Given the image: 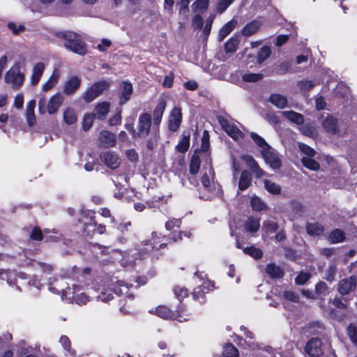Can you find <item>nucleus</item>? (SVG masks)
Instances as JSON below:
<instances>
[{
    "label": "nucleus",
    "mask_w": 357,
    "mask_h": 357,
    "mask_svg": "<svg viewBox=\"0 0 357 357\" xmlns=\"http://www.w3.org/2000/svg\"><path fill=\"white\" fill-rule=\"evenodd\" d=\"M271 50L269 47H267V46L262 47L260 49V51L259 52V54H258V59H257L258 62L259 63L263 62L265 59H266L271 55Z\"/></svg>",
    "instance_id": "55"
},
{
    "label": "nucleus",
    "mask_w": 357,
    "mask_h": 357,
    "mask_svg": "<svg viewBox=\"0 0 357 357\" xmlns=\"http://www.w3.org/2000/svg\"><path fill=\"white\" fill-rule=\"evenodd\" d=\"M160 237L157 236L155 233L153 234L151 241H145L142 242L140 248H139L144 253L149 252L153 249L158 250L162 248L164 243L160 241Z\"/></svg>",
    "instance_id": "15"
},
{
    "label": "nucleus",
    "mask_w": 357,
    "mask_h": 357,
    "mask_svg": "<svg viewBox=\"0 0 357 357\" xmlns=\"http://www.w3.org/2000/svg\"><path fill=\"white\" fill-rule=\"evenodd\" d=\"M233 1L234 0H220L217 5V10L220 13H223Z\"/></svg>",
    "instance_id": "62"
},
{
    "label": "nucleus",
    "mask_w": 357,
    "mask_h": 357,
    "mask_svg": "<svg viewBox=\"0 0 357 357\" xmlns=\"http://www.w3.org/2000/svg\"><path fill=\"white\" fill-rule=\"evenodd\" d=\"M65 39L64 47L80 55H84L86 52L85 43L81 40L80 36L73 32H65L61 34Z\"/></svg>",
    "instance_id": "5"
},
{
    "label": "nucleus",
    "mask_w": 357,
    "mask_h": 357,
    "mask_svg": "<svg viewBox=\"0 0 357 357\" xmlns=\"http://www.w3.org/2000/svg\"><path fill=\"white\" fill-rule=\"evenodd\" d=\"M202 188L200 192V197L205 200H209L215 196L220 194L221 187L215 181L214 170L209 165L201 178Z\"/></svg>",
    "instance_id": "1"
},
{
    "label": "nucleus",
    "mask_w": 357,
    "mask_h": 357,
    "mask_svg": "<svg viewBox=\"0 0 357 357\" xmlns=\"http://www.w3.org/2000/svg\"><path fill=\"white\" fill-rule=\"evenodd\" d=\"M210 284L211 282L206 281L196 287L193 292L194 299L198 301L200 303H204L205 302L204 295L208 291Z\"/></svg>",
    "instance_id": "20"
},
{
    "label": "nucleus",
    "mask_w": 357,
    "mask_h": 357,
    "mask_svg": "<svg viewBox=\"0 0 357 357\" xmlns=\"http://www.w3.org/2000/svg\"><path fill=\"white\" fill-rule=\"evenodd\" d=\"M50 233L59 234L56 229L50 230L49 229H44L43 232H42V231L38 227H34L30 234V238L32 240L41 241L43 238V236H45L46 239L48 241H55L56 237L52 236Z\"/></svg>",
    "instance_id": "13"
},
{
    "label": "nucleus",
    "mask_w": 357,
    "mask_h": 357,
    "mask_svg": "<svg viewBox=\"0 0 357 357\" xmlns=\"http://www.w3.org/2000/svg\"><path fill=\"white\" fill-rule=\"evenodd\" d=\"M306 230L310 236H319L323 234L324 228L318 222H311L307 224Z\"/></svg>",
    "instance_id": "33"
},
{
    "label": "nucleus",
    "mask_w": 357,
    "mask_h": 357,
    "mask_svg": "<svg viewBox=\"0 0 357 357\" xmlns=\"http://www.w3.org/2000/svg\"><path fill=\"white\" fill-rule=\"evenodd\" d=\"M223 357H238V349L231 344H227L224 346L222 351Z\"/></svg>",
    "instance_id": "41"
},
{
    "label": "nucleus",
    "mask_w": 357,
    "mask_h": 357,
    "mask_svg": "<svg viewBox=\"0 0 357 357\" xmlns=\"http://www.w3.org/2000/svg\"><path fill=\"white\" fill-rule=\"evenodd\" d=\"M79 290V288L75 285L73 287L66 288L62 294V299L68 302H75Z\"/></svg>",
    "instance_id": "32"
},
{
    "label": "nucleus",
    "mask_w": 357,
    "mask_h": 357,
    "mask_svg": "<svg viewBox=\"0 0 357 357\" xmlns=\"http://www.w3.org/2000/svg\"><path fill=\"white\" fill-rule=\"evenodd\" d=\"M241 331L243 332L245 337V342L248 344V347L254 349L257 344L253 341V334L250 332L245 326L241 327Z\"/></svg>",
    "instance_id": "48"
},
{
    "label": "nucleus",
    "mask_w": 357,
    "mask_h": 357,
    "mask_svg": "<svg viewBox=\"0 0 357 357\" xmlns=\"http://www.w3.org/2000/svg\"><path fill=\"white\" fill-rule=\"evenodd\" d=\"M240 43L238 37H231L225 43V51L227 52H234L236 50L238 45Z\"/></svg>",
    "instance_id": "43"
},
{
    "label": "nucleus",
    "mask_w": 357,
    "mask_h": 357,
    "mask_svg": "<svg viewBox=\"0 0 357 357\" xmlns=\"http://www.w3.org/2000/svg\"><path fill=\"white\" fill-rule=\"evenodd\" d=\"M322 126L324 130L331 134L338 133V121L334 116L328 114L326 117L322 121Z\"/></svg>",
    "instance_id": "18"
},
{
    "label": "nucleus",
    "mask_w": 357,
    "mask_h": 357,
    "mask_svg": "<svg viewBox=\"0 0 357 357\" xmlns=\"http://www.w3.org/2000/svg\"><path fill=\"white\" fill-rule=\"evenodd\" d=\"M310 277L309 273L301 272L295 279L296 283L298 284H303L309 280Z\"/></svg>",
    "instance_id": "64"
},
{
    "label": "nucleus",
    "mask_w": 357,
    "mask_h": 357,
    "mask_svg": "<svg viewBox=\"0 0 357 357\" xmlns=\"http://www.w3.org/2000/svg\"><path fill=\"white\" fill-rule=\"evenodd\" d=\"M151 126V116L149 113H142L139 116L137 121V133H135L139 138L146 137Z\"/></svg>",
    "instance_id": "7"
},
{
    "label": "nucleus",
    "mask_w": 357,
    "mask_h": 357,
    "mask_svg": "<svg viewBox=\"0 0 357 357\" xmlns=\"http://www.w3.org/2000/svg\"><path fill=\"white\" fill-rule=\"evenodd\" d=\"M269 101L279 109H283L287 105V98L284 96L278 93L272 94L269 98Z\"/></svg>",
    "instance_id": "27"
},
{
    "label": "nucleus",
    "mask_w": 357,
    "mask_h": 357,
    "mask_svg": "<svg viewBox=\"0 0 357 357\" xmlns=\"http://www.w3.org/2000/svg\"><path fill=\"white\" fill-rule=\"evenodd\" d=\"M301 92H306L314 87V84L310 80L300 81L297 84Z\"/></svg>",
    "instance_id": "57"
},
{
    "label": "nucleus",
    "mask_w": 357,
    "mask_h": 357,
    "mask_svg": "<svg viewBox=\"0 0 357 357\" xmlns=\"http://www.w3.org/2000/svg\"><path fill=\"white\" fill-rule=\"evenodd\" d=\"M301 162L305 167L312 171H317L320 167L319 164L315 160L308 156H303L301 158Z\"/></svg>",
    "instance_id": "38"
},
{
    "label": "nucleus",
    "mask_w": 357,
    "mask_h": 357,
    "mask_svg": "<svg viewBox=\"0 0 357 357\" xmlns=\"http://www.w3.org/2000/svg\"><path fill=\"white\" fill-rule=\"evenodd\" d=\"M132 93V86L130 83L123 82L119 89V104L124 105L130 98Z\"/></svg>",
    "instance_id": "19"
},
{
    "label": "nucleus",
    "mask_w": 357,
    "mask_h": 357,
    "mask_svg": "<svg viewBox=\"0 0 357 357\" xmlns=\"http://www.w3.org/2000/svg\"><path fill=\"white\" fill-rule=\"evenodd\" d=\"M64 101V96L56 93L52 96L49 100L41 98L38 100V112L40 114L48 113L49 114H56Z\"/></svg>",
    "instance_id": "4"
},
{
    "label": "nucleus",
    "mask_w": 357,
    "mask_h": 357,
    "mask_svg": "<svg viewBox=\"0 0 357 357\" xmlns=\"http://www.w3.org/2000/svg\"><path fill=\"white\" fill-rule=\"evenodd\" d=\"M166 102L164 100H160L155 107L153 112V122L154 126H158L162 120L164 111L165 109Z\"/></svg>",
    "instance_id": "22"
},
{
    "label": "nucleus",
    "mask_w": 357,
    "mask_h": 357,
    "mask_svg": "<svg viewBox=\"0 0 357 357\" xmlns=\"http://www.w3.org/2000/svg\"><path fill=\"white\" fill-rule=\"evenodd\" d=\"M261 154L267 164L274 169H278L281 166V161L277 153L269 147L266 150H261Z\"/></svg>",
    "instance_id": "12"
},
{
    "label": "nucleus",
    "mask_w": 357,
    "mask_h": 357,
    "mask_svg": "<svg viewBox=\"0 0 357 357\" xmlns=\"http://www.w3.org/2000/svg\"><path fill=\"white\" fill-rule=\"evenodd\" d=\"M282 114L284 118L298 125H301L304 122L303 116L294 111H284Z\"/></svg>",
    "instance_id": "30"
},
{
    "label": "nucleus",
    "mask_w": 357,
    "mask_h": 357,
    "mask_svg": "<svg viewBox=\"0 0 357 357\" xmlns=\"http://www.w3.org/2000/svg\"><path fill=\"white\" fill-rule=\"evenodd\" d=\"M347 335L349 337L351 341L357 346V327L354 324H351L347 327Z\"/></svg>",
    "instance_id": "51"
},
{
    "label": "nucleus",
    "mask_w": 357,
    "mask_h": 357,
    "mask_svg": "<svg viewBox=\"0 0 357 357\" xmlns=\"http://www.w3.org/2000/svg\"><path fill=\"white\" fill-rule=\"evenodd\" d=\"M208 0H197L192 6L195 11L202 10L207 8Z\"/></svg>",
    "instance_id": "58"
},
{
    "label": "nucleus",
    "mask_w": 357,
    "mask_h": 357,
    "mask_svg": "<svg viewBox=\"0 0 357 357\" xmlns=\"http://www.w3.org/2000/svg\"><path fill=\"white\" fill-rule=\"evenodd\" d=\"M181 221L180 219H171L168 220L165 224V227L168 231H173L176 232V229L179 228Z\"/></svg>",
    "instance_id": "52"
},
{
    "label": "nucleus",
    "mask_w": 357,
    "mask_h": 357,
    "mask_svg": "<svg viewBox=\"0 0 357 357\" xmlns=\"http://www.w3.org/2000/svg\"><path fill=\"white\" fill-rule=\"evenodd\" d=\"M219 123L226 133L233 138L238 140L243 137V132L240 130V123L228 117H219Z\"/></svg>",
    "instance_id": "6"
},
{
    "label": "nucleus",
    "mask_w": 357,
    "mask_h": 357,
    "mask_svg": "<svg viewBox=\"0 0 357 357\" xmlns=\"http://www.w3.org/2000/svg\"><path fill=\"white\" fill-rule=\"evenodd\" d=\"M242 160L246 163L247 166L251 170L257 165V162L255 161V160L249 155H243Z\"/></svg>",
    "instance_id": "63"
},
{
    "label": "nucleus",
    "mask_w": 357,
    "mask_h": 357,
    "mask_svg": "<svg viewBox=\"0 0 357 357\" xmlns=\"http://www.w3.org/2000/svg\"><path fill=\"white\" fill-rule=\"evenodd\" d=\"M243 252L245 254L248 255L255 259H259L263 255V252L260 249L254 246L245 248L243 249Z\"/></svg>",
    "instance_id": "45"
},
{
    "label": "nucleus",
    "mask_w": 357,
    "mask_h": 357,
    "mask_svg": "<svg viewBox=\"0 0 357 357\" xmlns=\"http://www.w3.org/2000/svg\"><path fill=\"white\" fill-rule=\"evenodd\" d=\"M61 77V73L59 69H54L52 75L49 79L43 84L42 90L44 91H48L54 87L58 83Z\"/></svg>",
    "instance_id": "21"
},
{
    "label": "nucleus",
    "mask_w": 357,
    "mask_h": 357,
    "mask_svg": "<svg viewBox=\"0 0 357 357\" xmlns=\"http://www.w3.org/2000/svg\"><path fill=\"white\" fill-rule=\"evenodd\" d=\"M250 137L255 144L261 149V150H266L271 147L261 136L255 132H251Z\"/></svg>",
    "instance_id": "44"
},
{
    "label": "nucleus",
    "mask_w": 357,
    "mask_h": 357,
    "mask_svg": "<svg viewBox=\"0 0 357 357\" xmlns=\"http://www.w3.org/2000/svg\"><path fill=\"white\" fill-rule=\"evenodd\" d=\"M81 85V79L77 76L70 77L64 84L63 91L67 96H71L75 93Z\"/></svg>",
    "instance_id": "16"
},
{
    "label": "nucleus",
    "mask_w": 357,
    "mask_h": 357,
    "mask_svg": "<svg viewBox=\"0 0 357 357\" xmlns=\"http://www.w3.org/2000/svg\"><path fill=\"white\" fill-rule=\"evenodd\" d=\"M278 224L272 220H267L263 222L262 230L266 234L275 232L278 230Z\"/></svg>",
    "instance_id": "40"
},
{
    "label": "nucleus",
    "mask_w": 357,
    "mask_h": 357,
    "mask_svg": "<svg viewBox=\"0 0 357 357\" xmlns=\"http://www.w3.org/2000/svg\"><path fill=\"white\" fill-rule=\"evenodd\" d=\"M8 29L15 35H17L25 30V26L21 24H15L14 22H9L8 24Z\"/></svg>",
    "instance_id": "56"
},
{
    "label": "nucleus",
    "mask_w": 357,
    "mask_h": 357,
    "mask_svg": "<svg viewBox=\"0 0 357 357\" xmlns=\"http://www.w3.org/2000/svg\"><path fill=\"white\" fill-rule=\"evenodd\" d=\"M110 108V104L107 102H102L95 107L94 116L98 119H103L108 114Z\"/></svg>",
    "instance_id": "25"
},
{
    "label": "nucleus",
    "mask_w": 357,
    "mask_h": 357,
    "mask_svg": "<svg viewBox=\"0 0 357 357\" xmlns=\"http://www.w3.org/2000/svg\"><path fill=\"white\" fill-rule=\"evenodd\" d=\"M149 312L155 314L162 319H170L174 317L172 311L165 305H160L155 309H151L149 310Z\"/></svg>",
    "instance_id": "28"
},
{
    "label": "nucleus",
    "mask_w": 357,
    "mask_h": 357,
    "mask_svg": "<svg viewBox=\"0 0 357 357\" xmlns=\"http://www.w3.org/2000/svg\"><path fill=\"white\" fill-rule=\"evenodd\" d=\"M108 87L109 84L105 81L96 82L86 91L83 95V98L86 102H91L98 98Z\"/></svg>",
    "instance_id": "8"
},
{
    "label": "nucleus",
    "mask_w": 357,
    "mask_h": 357,
    "mask_svg": "<svg viewBox=\"0 0 357 357\" xmlns=\"http://www.w3.org/2000/svg\"><path fill=\"white\" fill-rule=\"evenodd\" d=\"M190 146V136H183L176 146V149L181 153H185Z\"/></svg>",
    "instance_id": "47"
},
{
    "label": "nucleus",
    "mask_w": 357,
    "mask_h": 357,
    "mask_svg": "<svg viewBox=\"0 0 357 357\" xmlns=\"http://www.w3.org/2000/svg\"><path fill=\"white\" fill-rule=\"evenodd\" d=\"M101 161L109 168L115 169L119 167L121 160L114 151H105L100 155Z\"/></svg>",
    "instance_id": "10"
},
{
    "label": "nucleus",
    "mask_w": 357,
    "mask_h": 357,
    "mask_svg": "<svg viewBox=\"0 0 357 357\" xmlns=\"http://www.w3.org/2000/svg\"><path fill=\"white\" fill-rule=\"evenodd\" d=\"M36 106V101L34 100H30L26 105V118L28 124L32 126L36 123V117L34 114V108Z\"/></svg>",
    "instance_id": "29"
},
{
    "label": "nucleus",
    "mask_w": 357,
    "mask_h": 357,
    "mask_svg": "<svg viewBox=\"0 0 357 357\" xmlns=\"http://www.w3.org/2000/svg\"><path fill=\"white\" fill-rule=\"evenodd\" d=\"M116 283L117 284L116 286H114L112 284V287H109L108 289L105 287H102L100 289V294L97 296V300L102 301V302L110 301L113 298L112 291H114L117 295L125 296L130 300H132L134 298L133 293L131 290L132 285L130 284L129 286L123 281H116Z\"/></svg>",
    "instance_id": "2"
},
{
    "label": "nucleus",
    "mask_w": 357,
    "mask_h": 357,
    "mask_svg": "<svg viewBox=\"0 0 357 357\" xmlns=\"http://www.w3.org/2000/svg\"><path fill=\"white\" fill-rule=\"evenodd\" d=\"M116 137L114 133L107 130H102L98 137V143L100 146L106 148L113 147L116 144Z\"/></svg>",
    "instance_id": "17"
},
{
    "label": "nucleus",
    "mask_w": 357,
    "mask_h": 357,
    "mask_svg": "<svg viewBox=\"0 0 357 357\" xmlns=\"http://www.w3.org/2000/svg\"><path fill=\"white\" fill-rule=\"evenodd\" d=\"M356 278L354 276L341 280L338 284V291L342 295L349 294L356 288Z\"/></svg>",
    "instance_id": "14"
},
{
    "label": "nucleus",
    "mask_w": 357,
    "mask_h": 357,
    "mask_svg": "<svg viewBox=\"0 0 357 357\" xmlns=\"http://www.w3.org/2000/svg\"><path fill=\"white\" fill-rule=\"evenodd\" d=\"M94 117H96L94 114H86L84 115L82 121V126L84 130H89L91 128Z\"/></svg>",
    "instance_id": "50"
},
{
    "label": "nucleus",
    "mask_w": 357,
    "mask_h": 357,
    "mask_svg": "<svg viewBox=\"0 0 357 357\" xmlns=\"http://www.w3.org/2000/svg\"><path fill=\"white\" fill-rule=\"evenodd\" d=\"M265 189L273 195H279L281 192V187L271 180L265 179L264 181Z\"/></svg>",
    "instance_id": "39"
},
{
    "label": "nucleus",
    "mask_w": 357,
    "mask_h": 357,
    "mask_svg": "<svg viewBox=\"0 0 357 357\" xmlns=\"http://www.w3.org/2000/svg\"><path fill=\"white\" fill-rule=\"evenodd\" d=\"M260 25L258 21H252L244 26L242 30V34L245 36H250L258 31Z\"/></svg>",
    "instance_id": "35"
},
{
    "label": "nucleus",
    "mask_w": 357,
    "mask_h": 357,
    "mask_svg": "<svg viewBox=\"0 0 357 357\" xmlns=\"http://www.w3.org/2000/svg\"><path fill=\"white\" fill-rule=\"evenodd\" d=\"M44 70L45 64L43 62H38L34 65L31 76V83L32 85H36L39 82Z\"/></svg>",
    "instance_id": "23"
},
{
    "label": "nucleus",
    "mask_w": 357,
    "mask_h": 357,
    "mask_svg": "<svg viewBox=\"0 0 357 357\" xmlns=\"http://www.w3.org/2000/svg\"><path fill=\"white\" fill-rule=\"evenodd\" d=\"M322 345L320 339L312 337L307 342L305 351L310 357H319L323 354Z\"/></svg>",
    "instance_id": "9"
},
{
    "label": "nucleus",
    "mask_w": 357,
    "mask_h": 357,
    "mask_svg": "<svg viewBox=\"0 0 357 357\" xmlns=\"http://www.w3.org/2000/svg\"><path fill=\"white\" fill-rule=\"evenodd\" d=\"M266 272L272 278H280L284 275L282 268L274 263L266 266Z\"/></svg>",
    "instance_id": "31"
},
{
    "label": "nucleus",
    "mask_w": 357,
    "mask_h": 357,
    "mask_svg": "<svg viewBox=\"0 0 357 357\" xmlns=\"http://www.w3.org/2000/svg\"><path fill=\"white\" fill-rule=\"evenodd\" d=\"M174 294L179 301L183 299L188 295V290L185 287H176L174 289Z\"/></svg>",
    "instance_id": "60"
},
{
    "label": "nucleus",
    "mask_w": 357,
    "mask_h": 357,
    "mask_svg": "<svg viewBox=\"0 0 357 357\" xmlns=\"http://www.w3.org/2000/svg\"><path fill=\"white\" fill-rule=\"evenodd\" d=\"M259 226L260 219L254 217H249L245 223V229L250 233L256 232L259 229Z\"/></svg>",
    "instance_id": "34"
},
{
    "label": "nucleus",
    "mask_w": 357,
    "mask_h": 357,
    "mask_svg": "<svg viewBox=\"0 0 357 357\" xmlns=\"http://www.w3.org/2000/svg\"><path fill=\"white\" fill-rule=\"evenodd\" d=\"M33 266L36 269H40V271H42L44 273H50L51 271H52V266L50 265H48V264H44V263L38 262V261H33Z\"/></svg>",
    "instance_id": "61"
},
{
    "label": "nucleus",
    "mask_w": 357,
    "mask_h": 357,
    "mask_svg": "<svg viewBox=\"0 0 357 357\" xmlns=\"http://www.w3.org/2000/svg\"><path fill=\"white\" fill-rule=\"evenodd\" d=\"M121 119H122L121 109H116V114L109 119L108 122L110 126H116V125L121 124Z\"/></svg>",
    "instance_id": "59"
},
{
    "label": "nucleus",
    "mask_w": 357,
    "mask_h": 357,
    "mask_svg": "<svg viewBox=\"0 0 357 357\" xmlns=\"http://www.w3.org/2000/svg\"><path fill=\"white\" fill-rule=\"evenodd\" d=\"M213 17H208L206 22H205V25L203 28V35H204V40H206L207 38H208V36L211 32V26H212V24H213Z\"/></svg>",
    "instance_id": "53"
},
{
    "label": "nucleus",
    "mask_w": 357,
    "mask_h": 357,
    "mask_svg": "<svg viewBox=\"0 0 357 357\" xmlns=\"http://www.w3.org/2000/svg\"><path fill=\"white\" fill-rule=\"evenodd\" d=\"M251 205L253 210L262 211L267 208L266 204L258 197L254 196L251 199Z\"/></svg>",
    "instance_id": "42"
},
{
    "label": "nucleus",
    "mask_w": 357,
    "mask_h": 357,
    "mask_svg": "<svg viewBox=\"0 0 357 357\" xmlns=\"http://www.w3.org/2000/svg\"><path fill=\"white\" fill-rule=\"evenodd\" d=\"M63 120L68 125L75 123L77 120L75 109L71 107L66 108L63 112Z\"/></svg>",
    "instance_id": "37"
},
{
    "label": "nucleus",
    "mask_w": 357,
    "mask_h": 357,
    "mask_svg": "<svg viewBox=\"0 0 357 357\" xmlns=\"http://www.w3.org/2000/svg\"><path fill=\"white\" fill-rule=\"evenodd\" d=\"M263 75L261 73H245L243 75V80L247 82H255L261 80Z\"/></svg>",
    "instance_id": "49"
},
{
    "label": "nucleus",
    "mask_w": 357,
    "mask_h": 357,
    "mask_svg": "<svg viewBox=\"0 0 357 357\" xmlns=\"http://www.w3.org/2000/svg\"><path fill=\"white\" fill-rule=\"evenodd\" d=\"M237 25L236 20H231L226 23L220 30L218 40L222 41L232 31Z\"/></svg>",
    "instance_id": "24"
},
{
    "label": "nucleus",
    "mask_w": 357,
    "mask_h": 357,
    "mask_svg": "<svg viewBox=\"0 0 357 357\" xmlns=\"http://www.w3.org/2000/svg\"><path fill=\"white\" fill-rule=\"evenodd\" d=\"M328 239L331 243H338L344 241L345 235L342 230L336 229L331 232Z\"/></svg>",
    "instance_id": "36"
},
{
    "label": "nucleus",
    "mask_w": 357,
    "mask_h": 357,
    "mask_svg": "<svg viewBox=\"0 0 357 357\" xmlns=\"http://www.w3.org/2000/svg\"><path fill=\"white\" fill-rule=\"evenodd\" d=\"M200 160L198 155L194 154L192 157L190 164V172L192 174H196L199 169Z\"/></svg>",
    "instance_id": "46"
},
{
    "label": "nucleus",
    "mask_w": 357,
    "mask_h": 357,
    "mask_svg": "<svg viewBox=\"0 0 357 357\" xmlns=\"http://www.w3.org/2000/svg\"><path fill=\"white\" fill-rule=\"evenodd\" d=\"M4 82L10 89L18 90L20 89L25 80V73L22 69L20 62H15L4 74Z\"/></svg>",
    "instance_id": "3"
},
{
    "label": "nucleus",
    "mask_w": 357,
    "mask_h": 357,
    "mask_svg": "<svg viewBox=\"0 0 357 357\" xmlns=\"http://www.w3.org/2000/svg\"><path fill=\"white\" fill-rule=\"evenodd\" d=\"M252 182V176L250 173L248 171H243L241 172L239 182H238V190L243 191L248 189Z\"/></svg>",
    "instance_id": "26"
},
{
    "label": "nucleus",
    "mask_w": 357,
    "mask_h": 357,
    "mask_svg": "<svg viewBox=\"0 0 357 357\" xmlns=\"http://www.w3.org/2000/svg\"><path fill=\"white\" fill-rule=\"evenodd\" d=\"M182 121V113L181 108L178 107H174L169 116L168 127L172 131H176Z\"/></svg>",
    "instance_id": "11"
},
{
    "label": "nucleus",
    "mask_w": 357,
    "mask_h": 357,
    "mask_svg": "<svg viewBox=\"0 0 357 357\" xmlns=\"http://www.w3.org/2000/svg\"><path fill=\"white\" fill-rule=\"evenodd\" d=\"M298 146H299V149L301 150L302 153L305 155L304 156H308L310 158H313L315 155V153H316L315 151L312 148L310 147L309 146H307L305 144H303V143H300Z\"/></svg>",
    "instance_id": "54"
}]
</instances>
